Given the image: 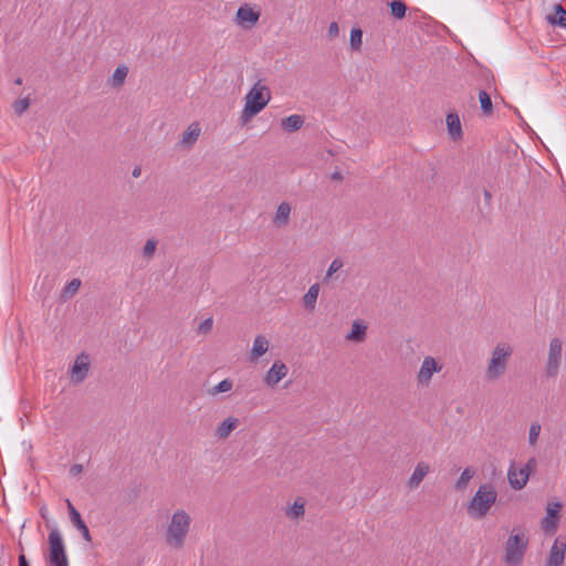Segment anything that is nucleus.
<instances>
[{
  "instance_id": "1",
  "label": "nucleus",
  "mask_w": 566,
  "mask_h": 566,
  "mask_svg": "<svg viewBox=\"0 0 566 566\" xmlns=\"http://www.w3.org/2000/svg\"><path fill=\"white\" fill-rule=\"evenodd\" d=\"M497 492L492 483H483L467 505V513L473 520L485 517L495 504Z\"/></svg>"
},
{
  "instance_id": "2",
  "label": "nucleus",
  "mask_w": 566,
  "mask_h": 566,
  "mask_svg": "<svg viewBox=\"0 0 566 566\" xmlns=\"http://www.w3.org/2000/svg\"><path fill=\"white\" fill-rule=\"evenodd\" d=\"M527 546L528 536L526 530L521 526L514 527L504 546V563L507 566L522 565Z\"/></svg>"
},
{
  "instance_id": "3",
  "label": "nucleus",
  "mask_w": 566,
  "mask_h": 566,
  "mask_svg": "<svg viewBox=\"0 0 566 566\" xmlns=\"http://www.w3.org/2000/svg\"><path fill=\"white\" fill-rule=\"evenodd\" d=\"M271 99V92L266 85L258 81L245 96V105L241 113L242 124L248 123L252 117L262 112Z\"/></svg>"
},
{
  "instance_id": "4",
  "label": "nucleus",
  "mask_w": 566,
  "mask_h": 566,
  "mask_svg": "<svg viewBox=\"0 0 566 566\" xmlns=\"http://www.w3.org/2000/svg\"><path fill=\"white\" fill-rule=\"evenodd\" d=\"M190 523L191 517L186 511H176L166 531V543L174 548H181L189 532Z\"/></svg>"
},
{
  "instance_id": "5",
  "label": "nucleus",
  "mask_w": 566,
  "mask_h": 566,
  "mask_svg": "<svg viewBox=\"0 0 566 566\" xmlns=\"http://www.w3.org/2000/svg\"><path fill=\"white\" fill-rule=\"evenodd\" d=\"M49 564L51 566H69L65 545L57 528L51 530L49 537Z\"/></svg>"
},
{
  "instance_id": "6",
  "label": "nucleus",
  "mask_w": 566,
  "mask_h": 566,
  "mask_svg": "<svg viewBox=\"0 0 566 566\" xmlns=\"http://www.w3.org/2000/svg\"><path fill=\"white\" fill-rule=\"evenodd\" d=\"M511 353L512 350L509 346L505 347L500 344L495 346L486 369L488 379L494 380L504 374L506 369V360L511 356Z\"/></svg>"
},
{
  "instance_id": "7",
  "label": "nucleus",
  "mask_w": 566,
  "mask_h": 566,
  "mask_svg": "<svg viewBox=\"0 0 566 566\" xmlns=\"http://www.w3.org/2000/svg\"><path fill=\"white\" fill-rule=\"evenodd\" d=\"M536 467L537 462L535 458H530L518 472L516 471L514 463H512L507 471V479L512 489L522 490L526 485L531 473L536 469Z\"/></svg>"
},
{
  "instance_id": "8",
  "label": "nucleus",
  "mask_w": 566,
  "mask_h": 566,
  "mask_svg": "<svg viewBox=\"0 0 566 566\" xmlns=\"http://www.w3.org/2000/svg\"><path fill=\"white\" fill-rule=\"evenodd\" d=\"M560 357L562 342L559 338H553L549 343L548 358L546 363L547 377H555L558 374Z\"/></svg>"
},
{
  "instance_id": "9",
  "label": "nucleus",
  "mask_w": 566,
  "mask_h": 566,
  "mask_svg": "<svg viewBox=\"0 0 566 566\" xmlns=\"http://www.w3.org/2000/svg\"><path fill=\"white\" fill-rule=\"evenodd\" d=\"M562 503L555 502L553 505L548 504L546 507V515L543 517L541 525L546 534H555L558 527L560 517Z\"/></svg>"
},
{
  "instance_id": "10",
  "label": "nucleus",
  "mask_w": 566,
  "mask_h": 566,
  "mask_svg": "<svg viewBox=\"0 0 566 566\" xmlns=\"http://www.w3.org/2000/svg\"><path fill=\"white\" fill-rule=\"evenodd\" d=\"M90 369V357L82 353L78 355L71 368V380L74 384H81L87 377Z\"/></svg>"
},
{
  "instance_id": "11",
  "label": "nucleus",
  "mask_w": 566,
  "mask_h": 566,
  "mask_svg": "<svg viewBox=\"0 0 566 566\" xmlns=\"http://www.w3.org/2000/svg\"><path fill=\"white\" fill-rule=\"evenodd\" d=\"M440 370L441 366L437 363V360L431 356H427L423 359L418 373V381L422 385H427L430 382L432 375L434 373H439Z\"/></svg>"
},
{
  "instance_id": "12",
  "label": "nucleus",
  "mask_w": 566,
  "mask_h": 566,
  "mask_svg": "<svg viewBox=\"0 0 566 566\" xmlns=\"http://www.w3.org/2000/svg\"><path fill=\"white\" fill-rule=\"evenodd\" d=\"M70 520L73 526L81 532L86 542H92V536L86 523L83 521L80 512L74 507L70 500H66Z\"/></svg>"
},
{
  "instance_id": "13",
  "label": "nucleus",
  "mask_w": 566,
  "mask_h": 566,
  "mask_svg": "<svg viewBox=\"0 0 566 566\" xmlns=\"http://www.w3.org/2000/svg\"><path fill=\"white\" fill-rule=\"evenodd\" d=\"M566 542L557 537L551 548L547 566H563L565 560Z\"/></svg>"
},
{
  "instance_id": "14",
  "label": "nucleus",
  "mask_w": 566,
  "mask_h": 566,
  "mask_svg": "<svg viewBox=\"0 0 566 566\" xmlns=\"http://www.w3.org/2000/svg\"><path fill=\"white\" fill-rule=\"evenodd\" d=\"M287 374V367L281 360L273 363L265 376V382L270 387L277 385Z\"/></svg>"
},
{
  "instance_id": "15",
  "label": "nucleus",
  "mask_w": 566,
  "mask_h": 566,
  "mask_svg": "<svg viewBox=\"0 0 566 566\" xmlns=\"http://www.w3.org/2000/svg\"><path fill=\"white\" fill-rule=\"evenodd\" d=\"M447 128L452 140H458L462 137V127L460 117L455 112H449L446 118Z\"/></svg>"
},
{
  "instance_id": "16",
  "label": "nucleus",
  "mask_w": 566,
  "mask_h": 566,
  "mask_svg": "<svg viewBox=\"0 0 566 566\" xmlns=\"http://www.w3.org/2000/svg\"><path fill=\"white\" fill-rule=\"evenodd\" d=\"M366 332L367 325L364 321H354L349 333L346 335V339L353 343H361L366 338Z\"/></svg>"
},
{
  "instance_id": "17",
  "label": "nucleus",
  "mask_w": 566,
  "mask_h": 566,
  "mask_svg": "<svg viewBox=\"0 0 566 566\" xmlns=\"http://www.w3.org/2000/svg\"><path fill=\"white\" fill-rule=\"evenodd\" d=\"M259 18L260 13L247 6L240 7L237 11V21L239 24L248 23L249 25H254L259 21Z\"/></svg>"
},
{
  "instance_id": "18",
  "label": "nucleus",
  "mask_w": 566,
  "mask_h": 566,
  "mask_svg": "<svg viewBox=\"0 0 566 566\" xmlns=\"http://www.w3.org/2000/svg\"><path fill=\"white\" fill-rule=\"evenodd\" d=\"M239 419L234 417H229L223 420L218 428L216 429V436L219 439H227L231 432L238 427Z\"/></svg>"
},
{
  "instance_id": "19",
  "label": "nucleus",
  "mask_w": 566,
  "mask_h": 566,
  "mask_svg": "<svg viewBox=\"0 0 566 566\" xmlns=\"http://www.w3.org/2000/svg\"><path fill=\"white\" fill-rule=\"evenodd\" d=\"M304 124V117L297 114L290 115L281 120V127L287 133L298 130Z\"/></svg>"
},
{
  "instance_id": "20",
  "label": "nucleus",
  "mask_w": 566,
  "mask_h": 566,
  "mask_svg": "<svg viewBox=\"0 0 566 566\" xmlns=\"http://www.w3.org/2000/svg\"><path fill=\"white\" fill-rule=\"evenodd\" d=\"M429 465L424 462H420L417 464L413 473L411 474L408 484L411 489L417 488L423 478L429 473Z\"/></svg>"
},
{
  "instance_id": "21",
  "label": "nucleus",
  "mask_w": 566,
  "mask_h": 566,
  "mask_svg": "<svg viewBox=\"0 0 566 566\" xmlns=\"http://www.w3.org/2000/svg\"><path fill=\"white\" fill-rule=\"evenodd\" d=\"M547 22L551 25L566 28V10L560 3L554 6V14L547 17Z\"/></svg>"
},
{
  "instance_id": "22",
  "label": "nucleus",
  "mask_w": 566,
  "mask_h": 566,
  "mask_svg": "<svg viewBox=\"0 0 566 566\" xmlns=\"http://www.w3.org/2000/svg\"><path fill=\"white\" fill-rule=\"evenodd\" d=\"M291 206L286 201L279 205L273 222L277 227L286 226L290 220Z\"/></svg>"
},
{
  "instance_id": "23",
  "label": "nucleus",
  "mask_w": 566,
  "mask_h": 566,
  "mask_svg": "<svg viewBox=\"0 0 566 566\" xmlns=\"http://www.w3.org/2000/svg\"><path fill=\"white\" fill-rule=\"evenodd\" d=\"M269 349V340L263 335H258L251 348V358L256 359L263 356Z\"/></svg>"
},
{
  "instance_id": "24",
  "label": "nucleus",
  "mask_w": 566,
  "mask_h": 566,
  "mask_svg": "<svg viewBox=\"0 0 566 566\" xmlns=\"http://www.w3.org/2000/svg\"><path fill=\"white\" fill-rule=\"evenodd\" d=\"M200 135V128L198 124H191L187 130L182 134L181 143L186 146L193 145Z\"/></svg>"
},
{
  "instance_id": "25",
  "label": "nucleus",
  "mask_w": 566,
  "mask_h": 566,
  "mask_svg": "<svg viewBox=\"0 0 566 566\" xmlns=\"http://www.w3.org/2000/svg\"><path fill=\"white\" fill-rule=\"evenodd\" d=\"M319 286L318 284H313L308 291L305 293L303 297L305 308L313 311L315 307V303L318 296Z\"/></svg>"
},
{
  "instance_id": "26",
  "label": "nucleus",
  "mask_w": 566,
  "mask_h": 566,
  "mask_svg": "<svg viewBox=\"0 0 566 566\" xmlns=\"http://www.w3.org/2000/svg\"><path fill=\"white\" fill-rule=\"evenodd\" d=\"M474 474H475V470L473 468H471V467L465 468L462 471L460 478L457 480V482L454 484V489L457 491L465 490L468 486V483L474 476Z\"/></svg>"
},
{
  "instance_id": "27",
  "label": "nucleus",
  "mask_w": 566,
  "mask_h": 566,
  "mask_svg": "<svg viewBox=\"0 0 566 566\" xmlns=\"http://www.w3.org/2000/svg\"><path fill=\"white\" fill-rule=\"evenodd\" d=\"M390 8V14L398 20L406 17L407 4L402 0H392L388 3Z\"/></svg>"
},
{
  "instance_id": "28",
  "label": "nucleus",
  "mask_w": 566,
  "mask_h": 566,
  "mask_svg": "<svg viewBox=\"0 0 566 566\" xmlns=\"http://www.w3.org/2000/svg\"><path fill=\"white\" fill-rule=\"evenodd\" d=\"M479 101L483 114L486 116L491 115L493 112V104L490 94L484 90H481L479 92Z\"/></svg>"
},
{
  "instance_id": "29",
  "label": "nucleus",
  "mask_w": 566,
  "mask_h": 566,
  "mask_svg": "<svg viewBox=\"0 0 566 566\" xmlns=\"http://www.w3.org/2000/svg\"><path fill=\"white\" fill-rule=\"evenodd\" d=\"M128 69L124 65L118 66L112 75V86L119 87L124 84Z\"/></svg>"
},
{
  "instance_id": "30",
  "label": "nucleus",
  "mask_w": 566,
  "mask_h": 566,
  "mask_svg": "<svg viewBox=\"0 0 566 566\" xmlns=\"http://www.w3.org/2000/svg\"><path fill=\"white\" fill-rule=\"evenodd\" d=\"M363 43V30L360 28H353L350 31L349 44L353 51H359Z\"/></svg>"
},
{
  "instance_id": "31",
  "label": "nucleus",
  "mask_w": 566,
  "mask_h": 566,
  "mask_svg": "<svg viewBox=\"0 0 566 566\" xmlns=\"http://www.w3.org/2000/svg\"><path fill=\"white\" fill-rule=\"evenodd\" d=\"M232 387H233V381L229 378H226V379L221 380L214 387L210 388L208 390V394L211 396H217L219 394L230 391L232 389Z\"/></svg>"
},
{
  "instance_id": "32",
  "label": "nucleus",
  "mask_w": 566,
  "mask_h": 566,
  "mask_svg": "<svg viewBox=\"0 0 566 566\" xmlns=\"http://www.w3.org/2000/svg\"><path fill=\"white\" fill-rule=\"evenodd\" d=\"M30 107V98H19L13 102L12 108L18 116H21Z\"/></svg>"
},
{
  "instance_id": "33",
  "label": "nucleus",
  "mask_w": 566,
  "mask_h": 566,
  "mask_svg": "<svg viewBox=\"0 0 566 566\" xmlns=\"http://www.w3.org/2000/svg\"><path fill=\"white\" fill-rule=\"evenodd\" d=\"M80 287H81V280L73 279L63 289L62 296L63 297L73 296L78 291Z\"/></svg>"
},
{
  "instance_id": "34",
  "label": "nucleus",
  "mask_w": 566,
  "mask_h": 566,
  "mask_svg": "<svg viewBox=\"0 0 566 566\" xmlns=\"http://www.w3.org/2000/svg\"><path fill=\"white\" fill-rule=\"evenodd\" d=\"M344 263L342 261V259L339 258H336L332 261V263L329 264V268L326 272V275L324 277V281H327L334 273H336L338 270H340L343 268Z\"/></svg>"
},
{
  "instance_id": "35",
  "label": "nucleus",
  "mask_w": 566,
  "mask_h": 566,
  "mask_svg": "<svg viewBox=\"0 0 566 566\" xmlns=\"http://www.w3.org/2000/svg\"><path fill=\"white\" fill-rule=\"evenodd\" d=\"M541 426L538 423H532L528 432V441L531 446H534L539 437Z\"/></svg>"
},
{
  "instance_id": "36",
  "label": "nucleus",
  "mask_w": 566,
  "mask_h": 566,
  "mask_svg": "<svg viewBox=\"0 0 566 566\" xmlns=\"http://www.w3.org/2000/svg\"><path fill=\"white\" fill-rule=\"evenodd\" d=\"M156 248H157V241L156 240H153V239H149L145 245H144V249H143V253L146 258H150L154 255L155 251H156Z\"/></svg>"
},
{
  "instance_id": "37",
  "label": "nucleus",
  "mask_w": 566,
  "mask_h": 566,
  "mask_svg": "<svg viewBox=\"0 0 566 566\" xmlns=\"http://www.w3.org/2000/svg\"><path fill=\"white\" fill-rule=\"evenodd\" d=\"M212 325L213 321L211 317L203 319L197 328L198 334H208L209 332H211Z\"/></svg>"
},
{
  "instance_id": "38",
  "label": "nucleus",
  "mask_w": 566,
  "mask_h": 566,
  "mask_svg": "<svg viewBox=\"0 0 566 566\" xmlns=\"http://www.w3.org/2000/svg\"><path fill=\"white\" fill-rule=\"evenodd\" d=\"M290 514L294 517H300L304 514V503L296 500L290 507Z\"/></svg>"
},
{
  "instance_id": "39",
  "label": "nucleus",
  "mask_w": 566,
  "mask_h": 566,
  "mask_svg": "<svg viewBox=\"0 0 566 566\" xmlns=\"http://www.w3.org/2000/svg\"><path fill=\"white\" fill-rule=\"evenodd\" d=\"M339 34V27H338V23L337 22H332L329 25H328V30H327V38L333 40L335 38H337Z\"/></svg>"
},
{
  "instance_id": "40",
  "label": "nucleus",
  "mask_w": 566,
  "mask_h": 566,
  "mask_svg": "<svg viewBox=\"0 0 566 566\" xmlns=\"http://www.w3.org/2000/svg\"><path fill=\"white\" fill-rule=\"evenodd\" d=\"M69 472H70V475L77 476V475H80L83 472V465L78 464V463H75V464H73L70 468Z\"/></svg>"
},
{
  "instance_id": "41",
  "label": "nucleus",
  "mask_w": 566,
  "mask_h": 566,
  "mask_svg": "<svg viewBox=\"0 0 566 566\" xmlns=\"http://www.w3.org/2000/svg\"><path fill=\"white\" fill-rule=\"evenodd\" d=\"M484 201L488 206L491 205L492 193L488 189H483Z\"/></svg>"
},
{
  "instance_id": "42",
  "label": "nucleus",
  "mask_w": 566,
  "mask_h": 566,
  "mask_svg": "<svg viewBox=\"0 0 566 566\" xmlns=\"http://www.w3.org/2000/svg\"><path fill=\"white\" fill-rule=\"evenodd\" d=\"M19 566H30L24 554L19 555Z\"/></svg>"
},
{
  "instance_id": "43",
  "label": "nucleus",
  "mask_w": 566,
  "mask_h": 566,
  "mask_svg": "<svg viewBox=\"0 0 566 566\" xmlns=\"http://www.w3.org/2000/svg\"><path fill=\"white\" fill-rule=\"evenodd\" d=\"M331 177L333 180H339V181H342L344 178L342 172L338 170L334 171Z\"/></svg>"
},
{
  "instance_id": "44",
  "label": "nucleus",
  "mask_w": 566,
  "mask_h": 566,
  "mask_svg": "<svg viewBox=\"0 0 566 566\" xmlns=\"http://www.w3.org/2000/svg\"><path fill=\"white\" fill-rule=\"evenodd\" d=\"M40 515L43 520H46L48 521V511H46V507L43 505L40 507Z\"/></svg>"
},
{
  "instance_id": "45",
  "label": "nucleus",
  "mask_w": 566,
  "mask_h": 566,
  "mask_svg": "<svg viewBox=\"0 0 566 566\" xmlns=\"http://www.w3.org/2000/svg\"><path fill=\"white\" fill-rule=\"evenodd\" d=\"M140 172H142L140 168L139 167H135L133 169L132 175H133L134 178H138L140 176Z\"/></svg>"
},
{
  "instance_id": "46",
  "label": "nucleus",
  "mask_w": 566,
  "mask_h": 566,
  "mask_svg": "<svg viewBox=\"0 0 566 566\" xmlns=\"http://www.w3.org/2000/svg\"><path fill=\"white\" fill-rule=\"evenodd\" d=\"M14 83L17 85H21L22 84V78L21 77L15 78Z\"/></svg>"
},
{
  "instance_id": "47",
  "label": "nucleus",
  "mask_w": 566,
  "mask_h": 566,
  "mask_svg": "<svg viewBox=\"0 0 566 566\" xmlns=\"http://www.w3.org/2000/svg\"><path fill=\"white\" fill-rule=\"evenodd\" d=\"M2 10V0H0V11Z\"/></svg>"
}]
</instances>
